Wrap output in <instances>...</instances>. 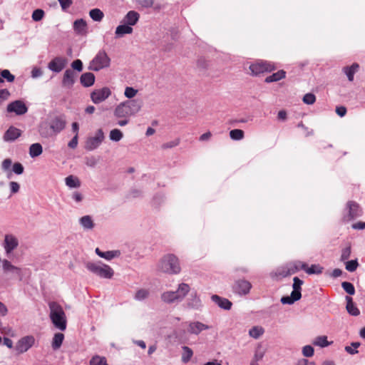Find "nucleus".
Segmentation results:
<instances>
[{"label": "nucleus", "mask_w": 365, "mask_h": 365, "mask_svg": "<svg viewBox=\"0 0 365 365\" xmlns=\"http://www.w3.org/2000/svg\"><path fill=\"white\" fill-rule=\"evenodd\" d=\"M94 82L95 76L92 73H85L81 76V83L85 87L91 86Z\"/></svg>", "instance_id": "c756f323"}, {"label": "nucleus", "mask_w": 365, "mask_h": 365, "mask_svg": "<svg viewBox=\"0 0 365 365\" xmlns=\"http://www.w3.org/2000/svg\"><path fill=\"white\" fill-rule=\"evenodd\" d=\"M34 342L35 339L33 336H26L18 341L16 349L19 353L26 352L34 345Z\"/></svg>", "instance_id": "4468645a"}, {"label": "nucleus", "mask_w": 365, "mask_h": 365, "mask_svg": "<svg viewBox=\"0 0 365 365\" xmlns=\"http://www.w3.org/2000/svg\"><path fill=\"white\" fill-rule=\"evenodd\" d=\"M358 267V262L356 260H351V261H348L346 263V269L349 271V272H354L356 269Z\"/></svg>", "instance_id": "4d7b16f0"}, {"label": "nucleus", "mask_w": 365, "mask_h": 365, "mask_svg": "<svg viewBox=\"0 0 365 365\" xmlns=\"http://www.w3.org/2000/svg\"><path fill=\"white\" fill-rule=\"evenodd\" d=\"M347 207L349 210V218L348 220H352L361 215V210L359 206L355 202L350 201L347 203Z\"/></svg>", "instance_id": "aec40b11"}, {"label": "nucleus", "mask_w": 365, "mask_h": 365, "mask_svg": "<svg viewBox=\"0 0 365 365\" xmlns=\"http://www.w3.org/2000/svg\"><path fill=\"white\" fill-rule=\"evenodd\" d=\"M21 135V131L14 126H10L8 130L5 132L3 136V139L6 142L14 141Z\"/></svg>", "instance_id": "f3484780"}, {"label": "nucleus", "mask_w": 365, "mask_h": 365, "mask_svg": "<svg viewBox=\"0 0 365 365\" xmlns=\"http://www.w3.org/2000/svg\"><path fill=\"white\" fill-rule=\"evenodd\" d=\"M71 66L73 70L81 71L83 70V63L81 60L77 59L72 62Z\"/></svg>", "instance_id": "680f3d73"}, {"label": "nucleus", "mask_w": 365, "mask_h": 365, "mask_svg": "<svg viewBox=\"0 0 365 365\" xmlns=\"http://www.w3.org/2000/svg\"><path fill=\"white\" fill-rule=\"evenodd\" d=\"M212 300L216 303L220 307L229 310L231 309L232 303L227 299L222 298L217 295H212Z\"/></svg>", "instance_id": "a878e982"}, {"label": "nucleus", "mask_w": 365, "mask_h": 365, "mask_svg": "<svg viewBox=\"0 0 365 365\" xmlns=\"http://www.w3.org/2000/svg\"><path fill=\"white\" fill-rule=\"evenodd\" d=\"M3 269L5 272H12L16 267V266L13 265L11 262L7 259H4L2 261Z\"/></svg>", "instance_id": "6e6d98bb"}, {"label": "nucleus", "mask_w": 365, "mask_h": 365, "mask_svg": "<svg viewBox=\"0 0 365 365\" xmlns=\"http://www.w3.org/2000/svg\"><path fill=\"white\" fill-rule=\"evenodd\" d=\"M64 339V335L62 333H56L53 337L52 340V348L54 350L59 349L62 344V342Z\"/></svg>", "instance_id": "e433bc0d"}, {"label": "nucleus", "mask_w": 365, "mask_h": 365, "mask_svg": "<svg viewBox=\"0 0 365 365\" xmlns=\"http://www.w3.org/2000/svg\"><path fill=\"white\" fill-rule=\"evenodd\" d=\"M43 152L42 146L40 143H34L30 146L29 155L31 158L39 156Z\"/></svg>", "instance_id": "4c0bfd02"}, {"label": "nucleus", "mask_w": 365, "mask_h": 365, "mask_svg": "<svg viewBox=\"0 0 365 365\" xmlns=\"http://www.w3.org/2000/svg\"><path fill=\"white\" fill-rule=\"evenodd\" d=\"M323 267L319 264H312L310 267L307 264V268L304 271L309 274H319L322 272Z\"/></svg>", "instance_id": "ea45409f"}, {"label": "nucleus", "mask_w": 365, "mask_h": 365, "mask_svg": "<svg viewBox=\"0 0 365 365\" xmlns=\"http://www.w3.org/2000/svg\"><path fill=\"white\" fill-rule=\"evenodd\" d=\"M275 68L271 62L257 61L250 66L252 74L258 75L264 72L271 71Z\"/></svg>", "instance_id": "9d476101"}, {"label": "nucleus", "mask_w": 365, "mask_h": 365, "mask_svg": "<svg viewBox=\"0 0 365 365\" xmlns=\"http://www.w3.org/2000/svg\"><path fill=\"white\" fill-rule=\"evenodd\" d=\"M12 164V161L11 159L7 158L4 160V161L1 163L2 169L4 170H8L10 169Z\"/></svg>", "instance_id": "338daca9"}, {"label": "nucleus", "mask_w": 365, "mask_h": 365, "mask_svg": "<svg viewBox=\"0 0 365 365\" xmlns=\"http://www.w3.org/2000/svg\"><path fill=\"white\" fill-rule=\"evenodd\" d=\"M65 126L66 121L61 117H56L50 123V128L55 134L60 133L64 129Z\"/></svg>", "instance_id": "a211bd4d"}, {"label": "nucleus", "mask_w": 365, "mask_h": 365, "mask_svg": "<svg viewBox=\"0 0 365 365\" xmlns=\"http://www.w3.org/2000/svg\"><path fill=\"white\" fill-rule=\"evenodd\" d=\"M10 93L7 89L0 90V105L9 98Z\"/></svg>", "instance_id": "052dcab7"}, {"label": "nucleus", "mask_w": 365, "mask_h": 365, "mask_svg": "<svg viewBox=\"0 0 365 365\" xmlns=\"http://www.w3.org/2000/svg\"><path fill=\"white\" fill-rule=\"evenodd\" d=\"M9 186L12 194L16 193L19 191L20 185L16 182H10Z\"/></svg>", "instance_id": "0e129e2a"}, {"label": "nucleus", "mask_w": 365, "mask_h": 365, "mask_svg": "<svg viewBox=\"0 0 365 365\" xmlns=\"http://www.w3.org/2000/svg\"><path fill=\"white\" fill-rule=\"evenodd\" d=\"M190 291V286L185 283L179 284L175 292L168 291L162 294L161 299L166 303L181 301Z\"/></svg>", "instance_id": "39448f33"}, {"label": "nucleus", "mask_w": 365, "mask_h": 365, "mask_svg": "<svg viewBox=\"0 0 365 365\" xmlns=\"http://www.w3.org/2000/svg\"><path fill=\"white\" fill-rule=\"evenodd\" d=\"M251 287L252 285L250 282L242 279L238 280L235 283L233 289L236 293L240 295H245L249 293Z\"/></svg>", "instance_id": "dca6fc26"}, {"label": "nucleus", "mask_w": 365, "mask_h": 365, "mask_svg": "<svg viewBox=\"0 0 365 365\" xmlns=\"http://www.w3.org/2000/svg\"><path fill=\"white\" fill-rule=\"evenodd\" d=\"M105 138L104 133L102 129H98L94 135L87 138L85 144V148L88 150H93L98 148Z\"/></svg>", "instance_id": "6e6552de"}, {"label": "nucleus", "mask_w": 365, "mask_h": 365, "mask_svg": "<svg viewBox=\"0 0 365 365\" xmlns=\"http://www.w3.org/2000/svg\"><path fill=\"white\" fill-rule=\"evenodd\" d=\"M139 19V14L134 11H129L124 19V23L127 24L130 26L135 25Z\"/></svg>", "instance_id": "7c9ffc66"}, {"label": "nucleus", "mask_w": 365, "mask_h": 365, "mask_svg": "<svg viewBox=\"0 0 365 365\" xmlns=\"http://www.w3.org/2000/svg\"><path fill=\"white\" fill-rule=\"evenodd\" d=\"M267 351V349L262 342L257 343L255 346L250 365H260L259 363L263 360Z\"/></svg>", "instance_id": "9b49d317"}, {"label": "nucleus", "mask_w": 365, "mask_h": 365, "mask_svg": "<svg viewBox=\"0 0 365 365\" xmlns=\"http://www.w3.org/2000/svg\"><path fill=\"white\" fill-rule=\"evenodd\" d=\"M158 268L160 271L169 274H177L181 270L178 258L173 254L165 255L160 259Z\"/></svg>", "instance_id": "7ed1b4c3"}, {"label": "nucleus", "mask_w": 365, "mask_h": 365, "mask_svg": "<svg viewBox=\"0 0 365 365\" xmlns=\"http://www.w3.org/2000/svg\"><path fill=\"white\" fill-rule=\"evenodd\" d=\"M6 110L8 113H14L17 115H21L28 111V108L23 101L16 100L8 104Z\"/></svg>", "instance_id": "ddd939ff"}, {"label": "nucleus", "mask_w": 365, "mask_h": 365, "mask_svg": "<svg viewBox=\"0 0 365 365\" xmlns=\"http://www.w3.org/2000/svg\"><path fill=\"white\" fill-rule=\"evenodd\" d=\"M71 197L76 202H81L83 199V195L78 191L73 192Z\"/></svg>", "instance_id": "69168bd1"}, {"label": "nucleus", "mask_w": 365, "mask_h": 365, "mask_svg": "<svg viewBox=\"0 0 365 365\" xmlns=\"http://www.w3.org/2000/svg\"><path fill=\"white\" fill-rule=\"evenodd\" d=\"M359 69V65L357 63H353L351 66H346L343 68L344 73L346 75L349 81L354 80V76Z\"/></svg>", "instance_id": "2f4dec72"}, {"label": "nucleus", "mask_w": 365, "mask_h": 365, "mask_svg": "<svg viewBox=\"0 0 365 365\" xmlns=\"http://www.w3.org/2000/svg\"><path fill=\"white\" fill-rule=\"evenodd\" d=\"M315 101H316V97L312 93H307L304 95V96L303 98L304 103L306 104H308V105L313 104L315 102Z\"/></svg>", "instance_id": "5fc2aeb1"}, {"label": "nucleus", "mask_w": 365, "mask_h": 365, "mask_svg": "<svg viewBox=\"0 0 365 365\" xmlns=\"http://www.w3.org/2000/svg\"><path fill=\"white\" fill-rule=\"evenodd\" d=\"M85 266L89 272L101 278L109 279L114 275L113 268L101 261H88Z\"/></svg>", "instance_id": "20e7f679"}, {"label": "nucleus", "mask_w": 365, "mask_h": 365, "mask_svg": "<svg viewBox=\"0 0 365 365\" xmlns=\"http://www.w3.org/2000/svg\"><path fill=\"white\" fill-rule=\"evenodd\" d=\"M111 90L108 87H103L95 89L91 93V99L95 104H98L106 101L110 95Z\"/></svg>", "instance_id": "f8f14e48"}, {"label": "nucleus", "mask_w": 365, "mask_h": 365, "mask_svg": "<svg viewBox=\"0 0 365 365\" xmlns=\"http://www.w3.org/2000/svg\"><path fill=\"white\" fill-rule=\"evenodd\" d=\"M123 133L118 129H113L110 132V138L113 141L118 142L123 138Z\"/></svg>", "instance_id": "a18cd8bd"}, {"label": "nucleus", "mask_w": 365, "mask_h": 365, "mask_svg": "<svg viewBox=\"0 0 365 365\" xmlns=\"http://www.w3.org/2000/svg\"><path fill=\"white\" fill-rule=\"evenodd\" d=\"M12 170L17 175H21L24 173V168L21 163H15L13 165Z\"/></svg>", "instance_id": "bf43d9fd"}, {"label": "nucleus", "mask_w": 365, "mask_h": 365, "mask_svg": "<svg viewBox=\"0 0 365 365\" xmlns=\"http://www.w3.org/2000/svg\"><path fill=\"white\" fill-rule=\"evenodd\" d=\"M149 295V291L145 289L138 290L135 294V299L139 301L146 299Z\"/></svg>", "instance_id": "49530a36"}, {"label": "nucleus", "mask_w": 365, "mask_h": 365, "mask_svg": "<svg viewBox=\"0 0 365 365\" xmlns=\"http://www.w3.org/2000/svg\"><path fill=\"white\" fill-rule=\"evenodd\" d=\"M360 346L359 342H352L351 346H345V351L350 354H355L358 353L357 348Z\"/></svg>", "instance_id": "09e8293b"}, {"label": "nucleus", "mask_w": 365, "mask_h": 365, "mask_svg": "<svg viewBox=\"0 0 365 365\" xmlns=\"http://www.w3.org/2000/svg\"><path fill=\"white\" fill-rule=\"evenodd\" d=\"M133 32V28L129 25L123 24L120 25L116 28L115 35L116 37H122L125 34H130Z\"/></svg>", "instance_id": "473e14b6"}, {"label": "nucleus", "mask_w": 365, "mask_h": 365, "mask_svg": "<svg viewBox=\"0 0 365 365\" xmlns=\"http://www.w3.org/2000/svg\"><path fill=\"white\" fill-rule=\"evenodd\" d=\"M209 326L200 322H190L188 326V332L194 334H199L201 331L208 329Z\"/></svg>", "instance_id": "412c9836"}, {"label": "nucleus", "mask_w": 365, "mask_h": 365, "mask_svg": "<svg viewBox=\"0 0 365 365\" xmlns=\"http://www.w3.org/2000/svg\"><path fill=\"white\" fill-rule=\"evenodd\" d=\"M307 263L301 261H294L287 263L284 266L278 267L274 272V276L277 277L282 278L288 275L293 274L300 269H306Z\"/></svg>", "instance_id": "423d86ee"}, {"label": "nucleus", "mask_w": 365, "mask_h": 365, "mask_svg": "<svg viewBox=\"0 0 365 365\" xmlns=\"http://www.w3.org/2000/svg\"><path fill=\"white\" fill-rule=\"evenodd\" d=\"M110 58L107 53L103 51H99L90 62L88 68L91 71H98L110 66Z\"/></svg>", "instance_id": "0eeeda50"}, {"label": "nucleus", "mask_w": 365, "mask_h": 365, "mask_svg": "<svg viewBox=\"0 0 365 365\" xmlns=\"http://www.w3.org/2000/svg\"><path fill=\"white\" fill-rule=\"evenodd\" d=\"M346 310L352 316H358L360 314L359 309L353 302L352 298L351 297H346Z\"/></svg>", "instance_id": "cd10ccee"}, {"label": "nucleus", "mask_w": 365, "mask_h": 365, "mask_svg": "<svg viewBox=\"0 0 365 365\" xmlns=\"http://www.w3.org/2000/svg\"><path fill=\"white\" fill-rule=\"evenodd\" d=\"M230 136L232 140H240L244 138V131L240 129H234L230 132Z\"/></svg>", "instance_id": "79ce46f5"}, {"label": "nucleus", "mask_w": 365, "mask_h": 365, "mask_svg": "<svg viewBox=\"0 0 365 365\" xmlns=\"http://www.w3.org/2000/svg\"><path fill=\"white\" fill-rule=\"evenodd\" d=\"M44 11L41 9H36L32 14V19L35 21H38L43 19Z\"/></svg>", "instance_id": "864d4df0"}, {"label": "nucleus", "mask_w": 365, "mask_h": 365, "mask_svg": "<svg viewBox=\"0 0 365 365\" xmlns=\"http://www.w3.org/2000/svg\"><path fill=\"white\" fill-rule=\"evenodd\" d=\"M12 273H14L20 281H22L26 276H29L30 274V270L26 268L16 267Z\"/></svg>", "instance_id": "58836bf2"}, {"label": "nucleus", "mask_w": 365, "mask_h": 365, "mask_svg": "<svg viewBox=\"0 0 365 365\" xmlns=\"http://www.w3.org/2000/svg\"><path fill=\"white\" fill-rule=\"evenodd\" d=\"M333 343V341H329L327 340V336H318L316 338H314L313 341V344L322 348L327 347L329 345H331Z\"/></svg>", "instance_id": "72a5a7b5"}, {"label": "nucleus", "mask_w": 365, "mask_h": 365, "mask_svg": "<svg viewBox=\"0 0 365 365\" xmlns=\"http://www.w3.org/2000/svg\"><path fill=\"white\" fill-rule=\"evenodd\" d=\"M141 109V104L138 100H127L120 103L114 110L116 118H128L135 115Z\"/></svg>", "instance_id": "f03ea898"}, {"label": "nucleus", "mask_w": 365, "mask_h": 365, "mask_svg": "<svg viewBox=\"0 0 365 365\" xmlns=\"http://www.w3.org/2000/svg\"><path fill=\"white\" fill-rule=\"evenodd\" d=\"M96 253L101 258L106 260H111L114 258L118 257L120 255L119 250H110L107 252H102L99 248H96L95 250Z\"/></svg>", "instance_id": "4be33fe9"}, {"label": "nucleus", "mask_w": 365, "mask_h": 365, "mask_svg": "<svg viewBox=\"0 0 365 365\" xmlns=\"http://www.w3.org/2000/svg\"><path fill=\"white\" fill-rule=\"evenodd\" d=\"M137 93L138 90L133 87L128 86L125 88L124 96L128 98V100H133L132 98H134Z\"/></svg>", "instance_id": "de8ad7c7"}, {"label": "nucleus", "mask_w": 365, "mask_h": 365, "mask_svg": "<svg viewBox=\"0 0 365 365\" xmlns=\"http://www.w3.org/2000/svg\"><path fill=\"white\" fill-rule=\"evenodd\" d=\"M294 283L292 285V293L293 296L296 297V299H301L302 294H301V287L303 284V281L301 280L297 277H294L293 279Z\"/></svg>", "instance_id": "c85d7f7f"}, {"label": "nucleus", "mask_w": 365, "mask_h": 365, "mask_svg": "<svg viewBox=\"0 0 365 365\" xmlns=\"http://www.w3.org/2000/svg\"><path fill=\"white\" fill-rule=\"evenodd\" d=\"M73 30L79 35H84L87 32V24L82 19H77L73 23Z\"/></svg>", "instance_id": "5701e85b"}, {"label": "nucleus", "mask_w": 365, "mask_h": 365, "mask_svg": "<svg viewBox=\"0 0 365 365\" xmlns=\"http://www.w3.org/2000/svg\"><path fill=\"white\" fill-rule=\"evenodd\" d=\"M189 307L198 309L202 307L201 300L196 292H192L187 299Z\"/></svg>", "instance_id": "b1692460"}, {"label": "nucleus", "mask_w": 365, "mask_h": 365, "mask_svg": "<svg viewBox=\"0 0 365 365\" xmlns=\"http://www.w3.org/2000/svg\"><path fill=\"white\" fill-rule=\"evenodd\" d=\"M91 18L96 21H101L103 18V13L98 9H93L89 12Z\"/></svg>", "instance_id": "a19ab883"}, {"label": "nucleus", "mask_w": 365, "mask_h": 365, "mask_svg": "<svg viewBox=\"0 0 365 365\" xmlns=\"http://www.w3.org/2000/svg\"><path fill=\"white\" fill-rule=\"evenodd\" d=\"M66 185L71 188H78L81 186V181L78 177L69 175L65 179Z\"/></svg>", "instance_id": "f704fd0d"}, {"label": "nucleus", "mask_w": 365, "mask_h": 365, "mask_svg": "<svg viewBox=\"0 0 365 365\" xmlns=\"http://www.w3.org/2000/svg\"><path fill=\"white\" fill-rule=\"evenodd\" d=\"M66 63L67 61L65 58L56 57L49 62L48 68L52 71L58 73L65 68Z\"/></svg>", "instance_id": "2eb2a0df"}, {"label": "nucleus", "mask_w": 365, "mask_h": 365, "mask_svg": "<svg viewBox=\"0 0 365 365\" xmlns=\"http://www.w3.org/2000/svg\"><path fill=\"white\" fill-rule=\"evenodd\" d=\"M286 72L283 70H280L277 73H274L265 78V82L271 83L278 81L285 78Z\"/></svg>", "instance_id": "c9c22d12"}, {"label": "nucleus", "mask_w": 365, "mask_h": 365, "mask_svg": "<svg viewBox=\"0 0 365 365\" xmlns=\"http://www.w3.org/2000/svg\"><path fill=\"white\" fill-rule=\"evenodd\" d=\"M79 223L86 230H91L94 228L95 222L90 215H85L79 219Z\"/></svg>", "instance_id": "393cba45"}, {"label": "nucleus", "mask_w": 365, "mask_h": 365, "mask_svg": "<svg viewBox=\"0 0 365 365\" xmlns=\"http://www.w3.org/2000/svg\"><path fill=\"white\" fill-rule=\"evenodd\" d=\"M299 299H296V297L293 296V293H291L290 296H285L281 298V302L283 304H292L296 301H298Z\"/></svg>", "instance_id": "8fccbe9b"}, {"label": "nucleus", "mask_w": 365, "mask_h": 365, "mask_svg": "<svg viewBox=\"0 0 365 365\" xmlns=\"http://www.w3.org/2000/svg\"><path fill=\"white\" fill-rule=\"evenodd\" d=\"M341 286L346 293H348L351 295L354 294L355 289H354V285L351 283L348 282H344L341 284Z\"/></svg>", "instance_id": "3c124183"}, {"label": "nucleus", "mask_w": 365, "mask_h": 365, "mask_svg": "<svg viewBox=\"0 0 365 365\" xmlns=\"http://www.w3.org/2000/svg\"><path fill=\"white\" fill-rule=\"evenodd\" d=\"M0 75L3 78H5L9 82H12L14 80V76L8 70H4L0 73Z\"/></svg>", "instance_id": "13d9d810"}, {"label": "nucleus", "mask_w": 365, "mask_h": 365, "mask_svg": "<svg viewBox=\"0 0 365 365\" xmlns=\"http://www.w3.org/2000/svg\"><path fill=\"white\" fill-rule=\"evenodd\" d=\"M76 77V74L75 72L71 69H67L66 70L63 77L62 83L64 87L71 88L73 86V85L75 83V79Z\"/></svg>", "instance_id": "6ab92c4d"}, {"label": "nucleus", "mask_w": 365, "mask_h": 365, "mask_svg": "<svg viewBox=\"0 0 365 365\" xmlns=\"http://www.w3.org/2000/svg\"><path fill=\"white\" fill-rule=\"evenodd\" d=\"M193 352L191 349L187 346L183 347V354L182 356V360L184 363H187L192 358Z\"/></svg>", "instance_id": "37998d69"}, {"label": "nucleus", "mask_w": 365, "mask_h": 365, "mask_svg": "<svg viewBox=\"0 0 365 365\" xmlns=\"http://www.w3.org/2000/svg\"><path fill=\"white\" fill-rule=\"evenodd\" d=\"M43 72L39 68H34L31 71V76L33 78H38L41 76H42Z\"/></svg>", "instance_id": "774afa93"}, {"label": "nucleus", "mask_w": 365, "mask_h": 365, "mask_svg": "<svg viewBox=\"0 0 365 365\" xmlns=\"http://www.w3.org/2000/svg\"><path fill=\"white\" fill-rule=\"evenodd\" d=\"M19 244V240L14 235H5L2 245L8 257H11L13 252L18 247Z\"/></svg>", "instance_id": "1a4fd4ad"}, {"label": "nucleus", "mask_w": 365, "mask_h": 365, "mask_svg": "<svg viewBox=\"0 0 365 365\" xmlns=\"http://www.w3.org/2000/svg\"><path fill=\"white\" fill-rule=\"evenodd\" d=\"M49 317L53 326L60 331H65L67 327V317L62 306L56 302L48 303Z\"/></svg>", "instance_id": "f257e3e1"}, {"label": "nucleus", "mask_w": 365, "mask_h": 365, "mask_svg": "<svg viewBox=\"0 0 365 365\" xmlns=\"http://www.w3.org/2000/svg\"><path fill=\"white\" fill-rule=\"evenodd\" d=\"M265 332L264 327L259 325H256L251 327L248 331V334L251 338L258 339L262 337Z\"/></svg>", "instance_id": "bb28decb"}, {"label": "nucleus", "mask_w": 365, "mask_h": 365, "mask_svg": "<svg viewBox=\"0 0 365 365\" xmlns=\"http://www.w3.org/2000/svg\"><path fill=\"white\" fill-rule=\"evenodd\" d=\"M351 255V248L350 247H345L342 250L341 255V261L346 260Z\"/></svg>", "instance_id": "e2e57ef3"}, {"label": "nucleus", "mask_w": 365, "mask_h": 365, "mask_svg": "<svg viewBox=\"0 0 365 365\" xmlns=\"http://www.w3.org/2000/svg\"><path fill=\"white\" fill-rule=\"evenodd\" d=\"M91 365H108L106 359L103 356H93L91 361Z\"/></svg>", "instance_id": "c03bdc74"}, {"label": "nucleus", "mask_w": 365, "mask_h": 365, "mask_svg": "<svg viewBox=\"0 0 365 365\" xmlns=\"http://www.w3.org/2000/svg\"><path fill=\"white\" fill-rule=\"evenodd\" d=\"M302 354L305 357H311L314 355V348L310 345H306L302 348Z\"/></svg>", "instance_id": "603ef678"}]
</instances>
